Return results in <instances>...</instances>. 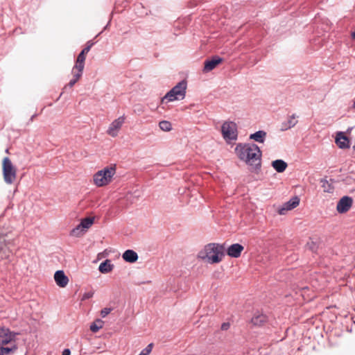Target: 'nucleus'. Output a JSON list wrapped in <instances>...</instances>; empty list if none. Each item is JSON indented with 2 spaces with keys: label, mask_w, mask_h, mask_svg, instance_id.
Masks as SVG:
<instances>
[{
  "label": "nucleus",
  "mask_w": 355,
  "mask_h": 355,
  "mask_svg": "<svg viewBox=\"0 0 355 355\" xmlns=\"http://www.w3.org/2000/svg\"><path fill=\"white\" fill-rule=\"evenodd\" d=\"M72 73L73 78L69 81L68 85L65 86V88H67V87H69L71 88L80 78V77L82 76L83 71H79L78 70H74V69H72Z\"/></svg>",
  "instance_id": "412c9836"
},
{
  "label": "nucleus",
  "mask_w": 355,
  "mask_h": 355,
  "mask_svg": "<svg viewBox=\"0 0 355 355\" xmlns=\"http://www.w3.org/2000/svg\"><path fill=\"white\" fill-rule=\"evenodd\" d=\"M125 116H121L118 119L114 120L110 125L107 133L112 137H116L118 135L119 131L121 128L123 124L125 122Z\"/></svg>",
  "instance_id": "1a4fd4ad"
},
{
  "label": "nucleus",
  "mask_w": 355,
  "mask_h": 355,
  "mask_svg": "<svg viewBox=\"0 0 355 355\" xmlns=\"http://www.w3.org/2000/svg\"><path fill=\"white\" fill-rule=\"evenodd\" d=\"M54 279L57 285L61 288H64L69 282L68 277L64 275L62 270H58L54 275Z\"/></svg>",
  "instance_id": "f8f14e48"
},
{
  "label": "nucleus",
  "mask_w": 355,
  "mask_h": 355,
  "mask_svg": "<svg viewBox=\"0 0 355 355\" xmlns=\"http://www.w3.org/2000/svg\"><path fill=\"white\" fill-rule=\"evenodd\" d=\"M243 249V246L239 243L232 244L227 248V254L231 257L238 258Z\"/></svg>",
  "instance_id": "ddd939ff"
},
{
  "label": "nucleus",
  "mask_w": 355,
  "mask_h": 355,
  "mask_svg": "<svg viewBox=\"0 0 355 355\" xmlns=\"http://www.w3.org/2000/svg\"><path fill=\"white\" fill-rule=\"evenodd\" d=\"M266 135V132L262 130L256 132L255 133L250 135V139H252L258 142H263L264 137Z\"/></svg>",
  "instance_id": "4be33fe9"
},
{
  "label": "nucleus",
  "mask_w": 355,
  "mask_h": 355,
  "mask_svg": "<svg viewBox=\"0 0 355 355\" xmlns=\"http://www.w3.org/2000/svg\"><path fill=\"white\" fill-rule=\"evenodd\" d=\"M62 355H71V352L69 349H66L62 352Z\"/></svg>",
  "instance_id": "2f4dec72"
},
{
  "label": "nucleus",
  "mask_w": 355,
  "mask_h": 355,
  "mask_svg": "<svg viewBox=\"0 0 355 355\" xmlns=\"http://www.w3.org/2000/svg\"><path fill=\"white\" fill-rule=\"evenodd\" d=\"M115 173L114 167H105L94 175L93 183L98 187L106 186L112 182Z\"/></svg>",
  "instance_id": "7ed1b4c3"
},
{
  "label": "nucleus",
  "mask_w": 355,
  "mask_h": 355,
  "mask_svg": "<svg viewBox=\"0 0 355 355\" xmlns=\"http://www.w3.org/2000/svg\"><path fill=\"white\" fill-rule=\"evenodd\" d=\"M131 198H133L131 195L130 196H127L128 199Z\"/></svg>",
  "instance_id": "4c0bfd02"
},
{
  "label": "nucleus",
  "mask_w": 355,
  "mask_h": 355,
  "mask_svg": "<svg viewBox=\"0 0 355 355\" xmlns=\"http://www.w3.org/2000/svg\"><path fill=\"white\" fill-rule=\"evenodd\" d=\"M291 200H299V198L297 196H295V197L292 198Z\"/></svg>",
  "instance_id": "c9c22d12"
},
{
  "label": "nucleus",
  "mask_w": 355,
  "mask_h": 355,
  "mask_svg": "<svg viewBox=\"0 0 355 355\" xmlns=\"http://www.w3.org/2000/svg\"><path fill=\"white\" fill-rule=\"evenodd\" d=\"M321 182H322V187L324 192L331 193L333 191L334 187L329 181H328L327 180H322L321 181Z\"/></svg>",
  "instance_id": "b1692460"
},
{
  "label": "nucleus",
  "mask_w": 355,
  "mask_h": 355,
  "mask_svg": "<svg viewBox=\"0 0 355 355\" xmlns=\"http://www.w3.org/2000/svg\"><path fill=\"white\" fill-rule=\"evenodd\" d=\"M91 296H92L91 295H89V294H87V295H85V298H89V297H90Z\"/></svg>",
  "instance_id": "f704fd0d"
},
{
  "label": "nucleus",
  "mask_w": 355,
  "mask_h": 355,
  "mask_svg": "<svg viewBox=\"0 0 355 355\" xmlns=\"http://www.w3.org/2000/svg\"><path fill=\"white\" fill-rule=\"evenodd\" d=\"M110 311H111L110 309H109V308H104L101 311V315L103 318H105V316H107L110 313Z\"/></svg>",
  "instance_id": "c85d7f7f"
},
{
  "label": "nucleus",
  "mask_w": 355,
  "mask_h": 355,
  "mask_svg": "<svg viewBox=\"0 0 355 355\" xmlns=\"http://www.w3.org/2000/svg\"><path fill=\"white\" fill-rule=\"evenodd\" d=\"M230 324L229 322H223L221 324L220 329L223 331H227L230 329Z\"/></svg>",
  "instance_id": "c756f323"
},
{
  "label": "nucleus",
  "mask_w": 355,
  "mask_h": 355,
  "mask_svg": "<svg viewBox=\"0 0 355 355\" xmlns=\"http://www.w3.org/2000/svg\"><path fill=\"white\" fill-rule=\"evenodd\" d=\"M103 322L101 320H96L94 322H93L90 326V330L92 332H97L99 329L103 327Z\"/></svg>",
  "instance_id": "393cba45"
},
{
  "label": "nucleus",
  "mask_w": 355,
  "mask_h": 355,
  "mask_svg": "<svg viewBox=\"0 0 355 355\" xmlns=\"http://www.w3.org/2000/svg\"><path fill=\"white\" fill-rule=\"evenodd\" d=\"M336 144L340 148L346 149L349 148V140L343 132L337 134Z\"/></svg>",
  "instance_id": "2eb2a0df"
},
{
  "label": "nucleus",
  "mask_w": 355,
  "mask_h": 355,
  "mask_svg": "<svg viewBox=\"0 0 355 355\" xmlns=\"http://www.w3.org/2000/svg\"><path fill=\"white\" fill-rule=\"evenodd\" d=\"M352 206V201H338L336 209L338 213L344 214L349 210Z\"/></svg>",
  "instance_id": "a211bd4d"
},
{
  "label": "nucleus",
  "mask_w": 355,
  "mask_h": 355,
  "mask_svg": "<svg viewBox=\"0 0 355 355\" xmlns=\"http://www.w3.org/2000/svg\"><path fill=\"white\" fill-rule=\"evenodd\" d=\"M235 150L239 157L249 165L254 168L261 165V152L256 144H239Z\"/></svg>",
  "instance_id": "f257e3e1"
},
{
  "label": "nucleus",
  "mask_w": 355,
  "mask_h": 355,
  "mask_svg": "<svg viewBox=\"0 0 355 355\" xmlns=\"http://www.w3.org/2000/svg\"><path fill=\"white\" fill-rule=\"evenodd\" d=\"M16 349L15 345L10 347H0V355L8 354Z\"/></svg>",
  "instance_id": "bb28decb"
},
{
  "label": "nucleus",
  "mask_w": 355,
  "mask_h": 355,
  "mask_svg": "<svg viewBox=\"0 0 355 355\" xmlns=\"http://www.w3.org/2000/svg\"><path fill=\"white\" fill-rule=\"evenodd\" d=\"M267 322H268L267 316L262 313L255 314L251 320V323L254 326H257V327L263 326Z\"/></svg>",
  "instance_id": "dca6fc26"
},
{
  "label": "nucleus",
  "mask_w": 355,
  "mask_h": 355,
  "mask_svg": "<svg viewBox=\"0 0 355 355\" xmlns=\"http://www.w3.org/2000/svg\"><path fill=\"white\" fill-rule=\"evenodd\" d=\"M113 267L114 266L111 264L110 261L107 259L100 264L98 270L102 273H107L112 270Z\"/></svg>",
  "instance_id": "aec40b11"
},
{
  "label": "nucleus",
  "mask_w": 355,
  "mask_h": 355,
  "mask_svg": "<svg viewBox=\"0 0 355 355\" xmlns=\"http://www.w3.org/2000/svg\"><path fill=\"white\" fill-rule=\"evenodd\" d=\"M93 217H87L81 220L80 223L71 231V235L76 237L82 236L94 223Z\"/></svg>",
  "instance_id": "0eeeda50"
},
{
  "label": "nucleus",
  "mask_w": 355,
  "mask_h": 355,
  "mask_svg": "<svg viewBox=\"0 0 355 355\" xmlns=\"http://www.w3.org/2000/svg\"><path fill=\"white\" fill-rule=\"evenodd\" d=\"M223 62V59L215 56L210 60H206L205 62V67L203 71L205 72H209L215 69L219 64Z\"/></svg>",
  "instance_id": "4468645a"
},
{
  "label": "nucleus",
  "mask_w": 355,
  "mask_h": 355,
  "mask_svg": "<svg viewBox=\"0 0 355 355\" xmlns=\"http://www.w3.org/2000/svg\"><path fill=\"white\" fill-rule=\"evenodd\" d=\"M2 169L4 181L7 184H12L17 178V170L8 157L3 159Z\"/></svg>",
  "instance_id": "39448f33"
},
{
  "label": "nucleus",
  "mask_w": 355,
  "mask_h": 355,
  "mask_svg": "<svg viewBox=\"0 0 355 355\" xmlns=\"http://www.w3.org/2000/svg\"><path fill=\"white\" fill-rule=\"evenodd\" d=\"M352 37L355 39V31L352 33Z\"/></svg>",
  "instance_id": "e433bc0d"
},
{
  "label": "nucleus",
  "mask_w": 355,
  "mask_h": 355,
  "mask_svg": "<svg viewBox=\"0 0 355 355\" xmlns=\"http://www.w3.org/2000/svg\"><path fill=\"white\" fill-rule=\"evenodd\" d=\"M354 150H355V145L354 146Z\"/></svg>",
  "instance_id": "ea45409f"
},
{
  "label": "nucleus",
  "mask_w": 355,
  "mask_h": 355,
  "mask_svg": "<svg viewBox=\"0 0 355 355\" xmlns=\"http://www.w3.org/2000/svg\"><path fill=\"white\" fill-rule=\"evenodd\" d=\"M139 355H148V354H147L146 352H144V351H142V352L139 354Z\"/></svg>",
  "instance_id": "72a5a7b5"
},
{
  "label": "nucleus",
  "mask_w": 355,
  "mask_h": 355,
  "mask_svg": "<svg viewBox=\"0 0 355 355\" xmlns=\"http://www.w3.org/2000/svg\"><path fill=\"white\" fill-rule=\"evenodd\" d=\"M186 89L187 82L185 80L180 82L162 98V103H164L165 101L171 102L184 99L186 96Z\"/></svg>",
  "instance_id": "20e7f679"
},
{
  "label": "nucleus",
  "mask_w": 355,
  "mask_h": 355,
  "mask_svg": "<svg viewBox=\"0 0 355 355\" xmlns=\"http://www.w3.org/2000/svg\"><path fill=\"white\" fill-rule=\"evenodd\" d=\"M296 115L292 114L289 116L287 123L284 125V130L289 129L292 127H294L295 124L297 123V121L296 120Z\"/></svg>",
  "instance_id": "5701e85b"
},
{
  "label": "nucleus",
  "mask_w": 355,
  "mask_h": 355,
  "mask_svg": "<svg viewBox=\"0 0 355 355\" xmlns=\"http://www.w3.org/2000/svg\"><path fill=\"white\" fill-rule=\"evenodd\" d=\"M225 247L216 243H209L198 253V257L209 263H217L224 257Z\"/></svg>",
  "instance_id": "f03ea898"
},
{
  "label": "nucleus",
  "mask_w": 355,
  "mask_h": 355,
  "mask_svg": "<svg viewBox=\"0 0 355 355\" xmlns=\"http://www.w3.org/2000/svg\"><path fill=\"white\" fill-rule=\"evenodd\" d=\"M300 201H288L283 204L282 207H277V211L279 215H285L288 211L293 209L299 205Z\"/></svg>",
  "instance_id": "9b49d317"
},
{
  "label": "nucleus",
  "mask_w": 355,
  "mask_h": 355,
  "mask_svg": "<svg viewBox=\"0 0 355 355\" xmlns=\"http://www.w3.org/2000/svg\"><path fill=\"white\" fill-rule=\"evenodd\" d=\"M15 335L9 329L0 328V347H3L7 344H10L11 346L14 345L12 344Z\"/></svg>",
  "instance_id": "9d476101"
},
{
  "label": "nucleus",
  "mask_w": 355,
  "mask_h": 355,
  "mask_svg": "<svg viewBox=\"0 0 355 355\" xmlns=\"http://www.w3.org/2000/svg\"><path fill=\"white\" fill-rule=\"evenodd\" d=\"M222 134L225 140H236L237 138V126L234 122L227 121L222 125Z\"/></svg>",
  "instance_id": "423d86ee"
},
{
  "label": "nucleus",
  "mask_w": 355,
  "mask_h": 355,
  "mask_svg": "<svg viewBox=\"0 0 355 355\" xmlns=\"http://www.w3.org/2000/svg\"><path fill=\"white\" fill-rule=\"evenodd\" d=\"M123 259L129 263H135L138 259V255L137 252H135L132 250H127L124 252L122 255Z\"/></svg>",
  "instance_id": "f3484780"
},
{
  "label": "nucleus",
  "mask_w": 355,
  "mask_h": 355,
  "mask_svg": "<svg viewBox=\"0 0 355 355\" xmlns=\"http://www.w3.org/2000/svg\"><path fill=\"white\" fill-rule=\"evenodd\" d=\"M94 42L92 41H88L86 44L85 47L82 50V51L78 54L76 64L73 69L74 70H78L79 71H83L85 67V61L86 59V55L90 51L92 46L94 45Z\"/></svg>",
  "instance_id": "6e6552de"
},
{
  "label": "nucleus",
  "mask_w": 355,
  "mask_h": 355,
  "mask_svg": "<svg viewBox=\"0 0 355 355\" xmlns=\"http://www.w3.org/2000/svg\"><path fill=\"white\" fill-rule=\"evenodd\" d=\"M159 126L162 130L170 131L172 129L171 123L167 121H162L159 122Z\"/></svg>",
  "instance_id": "a878e982"
},
{
  "label": "nucleus",
  "mask_w": 355,
  "mask_h": 355,
  "mask_svg": "<svg viewBox=\"0 0 355 355\" xmlns=\"http://www.w3.org/2000/svg\"><path fill=\"white\" fill-rule=\"evenodd\" d=\"M272 166L277 171L278 173L284 172L286 167L287 164L282 159H277L272 162Z\"/></svg>",
  "instance_id": "6ab92c4d"
},
{
  "label": "nucleus",
  "mask_w": 355,
  "mask_h": 355,
  "mask_svg": "<svg viewBox=\"0 0 355 355\" xmlns=\"http://www.w3.org/2000/svg\"><path fill=\"white\" fill-rule=\"evenodd\" d=\"M6 248V240L4 238H0V252H3L5 254V257H8L9 254H6L5 252Z\"/></svg>",
  "instance_id": "cd10ccee"
},
{
  "label": "nucleus",
  "mask_w": 355,
  "mask_h": 355,
  "mask_svg": "<svg viewBox=\"0 0 355 355\" xmlns=\"http://www.w3.org/2000/svg\"><path fill=\"white\" fill-rule=\"evenodd\" d=\"M340 200H352V198H349V196H345L342 197Z\"/></svg>",
  "instance_id": "473e14b6"
},
{
  "label": "nucleus",
  "mask_w": 355,
  "mask_h": 355,
  "mask_svg": "<svg viewBox=\"0 0 355 355\" xmlns=\"http://www.w3.org/2000/svg\"><path fill=\"white\" fill-rule=\"evenodd\" d=\"M152 347H153V344H150V345H148L146 347V349L144 350V352H146L147 354H150V352H151V350H152Z\"/></svg>",
  "instance_id": "7c9ffc66"
},
{
  "label": "nucleus",
  "mask_w": 355,
  "mask_h": 355,
  "mask_svg": "<svg viewBox=\"0 0 355 355\" xmlns=\"http://www.w3.org/2000/svg\"><path fill=\"white\" fill-rule=\"evenodd\" d=\"M353 107H354V108H355V100H354V102Z\"/></svg>",
  "instance_id": "58836bf2"
}]
</instances>
